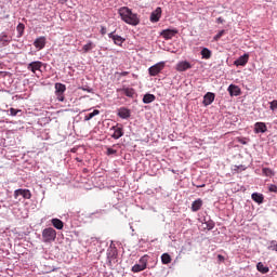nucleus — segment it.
I'll use <instances>...</instances> for the list:
<instances>
[{
    "instance_id": "nucleus-1",
    "label": "nucleus",
    "mask_w": 277,
    "mask_h": 277,
    "mask_svg": "<svg viewBox=\"0 0 277 277\" xmlns=\"http://www.w3.org/2000/svg\"><path fill=\"white\" fill-rule=\"evenodd\" d=\"M118 13L121 17V21L128 25H140V18L137 17V14H134L131 9L122 6L118 10Z\"/></svg>"
},
{
    "instance_id": "nucleus-2",
    "label": "nucleus",
    "mask_w": 277,
    "mask_h": 277,
    "mask_svg": "<svg viewBox=\"0 0 277 277\" xmlns=\"http://www.w3.org/2000/svg\"><path fill=\"white\" fill-rule=\"evenodd\" d=\"M42 239L44 243H53L57 239V232L53 227H48L42 230Z\"/></svg>"
},
{
    "instance_id": "nucleus-3",
    "label": "nucleus",
    "mask_w": 277,
    "mask_h": 277,
    "mask_svg": "<svg viewBox=\"0 0 277 277\" xmlns=\"http://www.w3.org/2000/svg\"><path fill=\"white\" fill-rule=\"evenodd\" d=\"M64 92H66V84L60 82L55 83V96L60 103H64L66 100Z\"/></svg>"
},
{
    "instance_id": "nucleus-4",
    "label": "nucleus",
    "mask_w": 277,
    "mask_h": 277,
    "mask_svg": "<svg viewBox=\"0 0 277 277\" xmlns=\"http://www.w3.org/2000/svg\"><path fill=\"white\" fill-rule=\"evenodd\" d=\"M147 265H148V259H146V256H143L140 259L138 264H135L134 266H132L131 271L134 274H137L140 272H144V269H146Z\"/></svg>"
},
{
    "instance_id": "nucleus-5",
    "label": "nucleus",
    "mask_w": 277,
    "mask_h": 277,
    "mask_svg": "<svg viewBox=\"0 0 277 277\" xmlns=\"http://www.w3.org/2000/svg\"><path fill=\"white\" fill-rule=\"evenodd\" d=\"M163 68H166V62H160L149 67L148 72L150 77H157V75H159Z\"/></svg>"
},
{
    "instance_id": "nucleus-6",
    "label": "nucleus",
    "mask_w": 277,
    "mask_h": 277,
    "mask_svg": "<svg viewBox=\"0 0 277 277\" xmlns=\"http://www.w3.org/2000/svg\"><path fill=\"white\" fill-rule=\"evenodd\" d=\"M176 34H179L176 29H164L160 32V36L164 38V40H172Z\"/></svg>"
},
{
    "instance_id": "nucleus-7",
    "label": "nucleus",
    "mask_w": 277,
    "mask_h": 277,
    "mask_svg": "<svg viewBox=\"0 0 277 277\" xmlns=\"http://www.w3.org/2000/svg\"><path fill=\"white\" fill-rule=\"evenodd\" d=\"M18 196H23V198H25V200H29L31 198V192L29 189H16L14 192V198H18Z\"/></svg>"
},
{
    "instance_id": "nucleus-8",
    "label": "nucleus",
    "mask_w": 277,
    "mask_h": 277,
    "mask_svg": "<svg viewBox=\"0 0 277 277\" xmlns=\"http://www.w3.org/2000/svg\"><path fill=\"white\" fill-rule=\"evenodd\" d=\"M12 42V36H9L5 32L0 34V49H3V47H8Z\"/></svg>"
},
{
    "instance_id": "nucleus-9",
    "label": "nucleus",
    "mask_w": 277,
    "mask_h": 277,
    "mask_svg": "<svg viewBox=\"0 0 277 277\" xmlns=\"http://www.w3.org/2000/svg\"><path fill=\"white\" fill-rule=\"evenodd\" d=\"M42 66H43L42 62L35 61L28 64L27 70H30V72H34L36 75V70H40Z\"/></svg>"
},
{
    "instance_id": "nucleus-10",
    "label": "nucleus",
    "mask_w": 277,
    "mask_h": 277,
    "mask_svg": "<svg viewBox=\"0 0 277 277\" xmlns=\"http://www.w3.org/2000/svg\"><path fill=\"white\" fill-rule=\"evenodd\" d=\"M161 8L158 6L154 12H151L149 21L150 23H159V19L161 18Z\"/></svg>"
},
{
    "instance_id": "nucleus-11",
    "label": "nucleus",
    "mask_w": 277,
    "mask_h": 277,
    "mask_svg": "<svg viewBox=\"0 0 277 277\" xmlns=\"http://www.w3.org/2000/svg\"><path fill=\"white\" fill-rule=\"evenodd\" d=\"M189 68H192V64L187 61H182L176 65L177 72H185V70H189Z\"/></svg>"
},
{
    "instance_id": "nucleus-12",
    "label": "nucleus",
    "mask_w": 277,
    "mask_h": 277,
    "mask_svg": "<svg viewBox=\"0 0 277 277\" xmlns=\"http://www.w3.org/2000/svg\"><path fill=\"white\" fill-rule=\"evenodd\" d=\"M34 47H36L39 51H42L44 47H47V38L45 37H39L35 40Z\"/></svg>"
},
{
    "instance_id": "nucleus-13",
    "label": "nucleus",
    "mask_w": 277,
    "mask_h": 277,
    "mask_svg": "<svg viewBox=\"0 0 277 277\" xmlns=\"http://www.w3.org/2000/svg\"><path fill=\"white\" fill-rule=\"evenodd\" d=\"M248 60H250L249 54H243L242 56L238 57L234 64L235 66H246L248 64Z\"/></svg>"
},
{
    "instance_id": "nucleus-14",
    "label": "nucleus",
    "mask_w": 277,
    "mask_h": 277,
    "mask_svg": "<svg viewBox=\"0 0 277 277\" xmlns=\"http://www.w3.org/2000/svg\"><path fill=\"white\" fill-rule=\"evenodd\" d=\"M117 92H123L128 98H133L135 96V89L133 88H122V89H117Z\"/></svg>"
},
{
    "instance_id": "nucleus-15",
    "label": "nucleus",
    "mask_w": 277,
    "mask_h": 277,
    "mask_svg": "<svg viewBox=\"0 0 277 277\" xmlns=\"http://www.w3.org/2000/svg\"><path fill=\"white\" fill-rule=\"evenodd\" d=\"M114 133L111 135V137L114 140H120V137H122V135H124V131L122 130V128L115 126L113 127Z\"/></svg>"
},
{
    "instance_id": "nucleus-16",
    "label": "nucleus",
    "mask_w": 277,
    "mask_h": 277,
    "mask_svg": "<svg viewBox=\"0 0 277 277\" xmlns=\"http://www.w3.org/2000/svg\"><path fill=\"white\" fill-rule=\"evenodd\" d=\"M108 38H111V40H114V43L117 44L118 47H122V43L124 42V38L118 35H114V32H110L108 35Z\"/></svg>"
},
{
    "instance_id": "nucleus-17",
    "label": "nucleus",
    "mask_w": 277,
    "mask_h": 277,
    "mask_svg": "<svg viewBox=\"0 0 277 277\" xmlns=\"http://www.w3.org/2000/svg\"><path fill=\"white\" fill-rule=\"evenodd\" d=\"M213 101H215V94L208 92L205 96H203V105L207 107L209 105H211V103H213Z\"/></svg>"
},
{
    "instance_id": "nucleus-18",
    "label": "nucleus",
    "mask_w": 277,
    "mask_h": 277,
    "mask_svg": "<svg viewBox=\"0 0 277 277\" xmlns=\"http://www.w3.org/2000/svg\"><path fill=\"white\" fill-rule=\"evenodd\" d=\"M267 131V126L265 122H256L254 124V133H266Z\"/></svg>"
},
{
    "instance_id": "nucleus-19",
    "label": "nucleus",
    "mask_w": 277,
    "mask_h": 277,
    "mask_svg": "<svg viewBox=\"0 0 277 277\" xmlns=\"http://www.w3.org/2000/svg\"><path fill=\"white\" fill-rule=\"evenodd\" d=\"M119 118H122L123 120H127V118H131V110L128 108L121 107L118 111Z\"/></svg>"
},
{
    "instance_id": "nucleus-20",
    "label": "nucleus",
    "mask_w": 277,
    "mask_h": 277,
    "mask_svg": "<svg viewBox=\"0 0 277 277\" xmlns=\"http://www.w3.org/2000/svg\"><path fill=\"white\" fill-rule=\"evenodd\" d=\"M202 205H203L202 199L199 198V199L195 200V201L192 203L190 209H192V211H193L194 213H196V212L200 211V209H202Z\"/></svg>"
},
{
    "instance_id": "nucleus-21",
    "label": "nucleus",
    "mask_w": 277,
    "mask_h": 277,
    "mask_svg": "<svg viewBox=\"0 0 277 277\" xmlns=\"http://www.w3.org/2000/svg\"><path fill=\"white\" fill-rule=\"evenodd\" d=\"M228 92H229L230 96H239V94H241V89H239V87H237L235 84H230L228 87Z\"/></svg>"
},
{
    "instance_id": "nucleus-22",
    "label": "nucleus",
    "mask_w": 277,
    "mask_h": 277,
    "mask_svg": "<svg viewBox=\"0 0 277 277\" xmlns=\"http://www.w3.org/2000/svg\"><path fill=\"white\" fill-rule=\"evenodd\" d=\"M51 222H52V225L54 226V228H56L57 230H62V228H64V222H62V220L52 219Z\"/></svg>"
},
{
    "instance_id": "nucleus-23",
    "label": "nucleus",
    "mask_w": 277,
    "mask_h": 277,
    "mask_svg": "<svg viewBox=\"0 0 277 277\" xmlns=\"http://www.w3.org/2000/svg\"><path fill=\"white\" fill-rule=\"evenodd\" d=\"M256 269L260 272V274H268L269 273V267L265 266L263 262H259L256 264Z\"/></svg>"
},
{
    "instance_id": "nucleus-24",
    "label": "nucleus",
    "mask_w": 277,
    "mask_h": 277,
    "mask_svg": "<svg viewBox=\"0 0 277 277\" xmlns=\"http://www.w3.org/2000/svg\"><path fill=\"white\" fill-rule=\"evenodd\" d=\"M251 198L252 200H254V202H258V205H263V200H264L263 194L253 193L251 195Z\"/></svg>"
},
{
    "instance_id": "nucleus-25",
    "label": "nucleus",
    "mask_w": 277,
    "mask_h": 277,
    "mask_svg": "<svg viewBox=\"0 0 277 277\" xmlns=\"http://www.w3.org/2000/svg\"><path fill=\"white\" fill-rule=\"evenodd\" d=\"M155 98H156V97H155V94L147 93V94H145L144 97H143V103H144L145 105H148V104L155 102Z\"/></svg>"
},
{
    "instance_id": "nucleus-26",
    "label": "nucleus",
    "mask_w": 277,
    "mask_h": 277,
    "mask_svg": "<svg viewBox=\"0 0 277 277\" xmlns=\"http://www.w3.org/2000/svg\"><path fill=\"white\" fill-rule=\"evenodd\" d=\"M161 263L162 265H170V263H172V256H170L168 253H163L161 255Z\"/></svg>"
},
{
    "instance_id": "nucleus-27",
    "label": "nucleus",
    "mask_w": 277,
    "mask_h": 277,
    "mask_svg": "<svg viewBox=\"0 0 277 277\" xmlns=\"http://www.w3.org/2000/svg\"><path fill=\"white\" fill-rule=\"evenodd\" d=\"M211 55H212L211 50H209L208 48H203L201 50L202 60H211Z\"/></svg>"
},
{
    "instance_id": "nucleus-28",
    "label": "nucleus",
    "mask_w": 277,
    "mask_h": 277,
    "mask_svg": "<svg viewBox=\"0 0 277 277\" xmlns=\"http://www.w3.org/2000/svg\"><path fill=\"white\" fill-rule=\"evenodd\" d=\"M94 47H96V45L94 44V42L89 41L87 44H84V45L82 47V51H83V53H90V51H92V49H94Z\"/></svg>"
},
{
    "instance_id": "nucleus-29",
    "label": "nucleus",
    "mask_w": 277,
    "mask_h": 277,
    "mask_svg": "<svg viewBox=\"0 0 277 277\" xmlns=\"http://www.w3.org/2000/svg\"><path fill=\"white\" fill-rule=\"evenodd\" d=\"M98 114H101V110L95 109V110H93L92 113H90L89 115H87V116L84 117V120H85V121L92 120V118H94V116H98Z\"/></svg>"
},
{
    "instance_id": "nucleus-30",
    "label": "nucleus",
    "mask_w": 277,
    "mask_h": 277,
    "mask_svg": "<svg viewBox=\"0 0 277 277\" xmlns=\"http://www.w3.org/2000/svg\"><path fill=\"white\" fill-rule=\"evenodd\" d=\"M17 32H18V37L21 38L23 36V34L25 32V24L19 23L16 27Z\"/></svg>"
},
{
    "instance_id": "nucleus-31",
    "label": "nucleus",
    "mask_w": 277,
    "mask_h": 277,
    "mask_svg": "<svg viewBox=\"0 0 277 277\" xmlns=\"http://www.w3.org/2000/svg\"><path fill=\"white\" fill-rule=\"evenodd\" d=\"M262 172H263L264 176H274V171L269 168H263Z\"/></svg>"
},
{
    "instance_id": "nucleus-32",
    "label": "nucleus",
    "mask_w": 277,
    "mask_h": 277,
    "mask_svg": "<svg viewBox=\"0 0 277 277\" xmlns=\"http://www.w3.org/2000/svg\"><path fill=\"white\" fill-rule=\"evenodd\" d=\"M226 34V30H220L219 34H216L213 37L214 42H217V40H220V38H222V36H224Z\"/></svg>"
},
{
    "instance_id": "nucleus-33",
    "label": "nucleus",
    "mask_w": 277,
    "mask_h": 277,
    "mask_svg": "<svg viewBox=\"0 0 277 277\" xmlns=\"http://www.w3.org/2000/svg\"><path fill=\"white\" fill-rule=\"evenodd\" d=\"M269 109H272V111H276L277 109V100H274L272 102H269Z\"/></svg>"
},
{
    "instance_id": "nucleus-34",
    "label": "nucleus",
    "mask_w": 277,
    "mask_h": 277,
    "mask_svg": "<svg viewBox=\"0 0 277 277\" xmlns=\"http://www.w3.org/2000/svg\"><path fill=\"white\" fill-rule=\"evenodd\" d=\"M9 111H10L11 116H18V114H21V111H23V110L15 109V108H10Z\"/></svg>"
},
{
    "instance_id": "nucleus-35",
    "label": "nucleus",
    "mask_w": 277,
    "mask_h": 277,
    "mask_svg": "<svg viewBox=\"0 0 277 277\" xmlns=\"http://www.w3.org/2000/svg\"><path fill=\"white\" fill-rule=\"evenodd\" d=\"M271 250H274L275 252H277V242L275 241V240H273L272 242H271Z\"/></svg>"
},
{
    "instance_id": "nucleus-36",
    "label": "nucleus",
    "mask_w": 277,
    "mask_h": 277,
    "mask_svg": "<svg viewBox=\"0 0 277 277\" xmlns=\"http://www.w3.org/2000/svg\"><path fill=\"white\" fill-rule=\"evenodd\" d=\"M117 150L111 148V147H108L107 148V155H116Z\"/></svg>"
},
{
    "instance_id": "nucleus-37",
    "label": "nucleus",
    "mask_w": 277,
    "mask_h": 277,
    "mask_svg": "<svg viewBox=\"0 0 277 277\" xmlns=\"http://www.w3.org/2000/svg\"><path fill=\"white\" fill-rule=\"evenodd\" d=\"M115 75H118V77H127V75H129V71L116 72Z\"/></svg>"
},
{
    "instance_id": "nucleus-38",
    "label": "nucleus",
    "mask_w": 277,
    "mask_h": 277,
    "mask_svg": "<svg viewBox=\"0 0 277 277\" xmlns=\"http://www.w3.org/2000/svg\"><path fill=\"white\" fill-rule=\"evenodd\" d=\"M269 192H274L275 194H277V186L276 185H271Z\"/></svg>"
},
{
    "instance_id": "nucleus-39",
    "label": "nucleus",
    "mask_w": 277,
    "mask_h": 277,
    "mask_svg": "<svg viewBox=\"0 0 277 277\" xmlns=\"http://www.w3.org/2000/svg\"><path fill=\"white\" fill-rule=\"evenodd\" d=\"M101 34L102 36H105V34H107V28H105V26L101 27Z\"/></svg>"
},
{
    "instance_id": "nucleus-40",
    "label": "nucleus",
    "mask_w": 277,
    "mask_h": 277,
    "mask_svg": "<svg viewBox=\"0 0 277 277\" xmlns=\"http://www.w3.org/2000/svg\"><path fill=\"white\" fill-rule=\"evenodd\" d=\"M238 142L240 143V144H248V142H246L243 138H238Z\"/></svg>"
},
{
    "instance_id": "nucleus-41",
    "label": "nucleus",
    "mask_w": 277,
    "mask_h": 277,
    "mask_svg": "<svg viewBox=\"0 0 277 277\" xmlns=\"http://www.w3.org/2000/svg\"><path fill=\"white\" fill-rule=\"evenodd\" d=\"M216 23H220V24L224 23V18L217 17Z\"/></svg>"
},
{
    "instance_id": "nucleus-42",
    "label": "nucleus",
    "mask_w": 277,
    "mask_h": 277,
    "mask_svg": "<svg viewBox=\"0 0 277 277\" xmlns=\"http://www.w3.org/2000/svg\"><path fill=\"white\" fill-rule=\"evenodd\" d=\"M239 168H241V167L235 166V167H234V172H239Z\"/></svg>"
},
{
    "instance_id": "nucleus-43",
    "label": "nucleus",
    "mask_w": 277,
    "mask_h": 277,
    "mask_svg": "<svg viewBox=\"0 0 277 277\" xmlns=\"http://www.w3.org/2000/svg\"><path fill=\"white\" fill-rule=\"evenodd\" d=\"M196 187H198V188L206 187V184L196 185Z\"/></svg>"
},
{
    "instance_id": "nucleus-44",
    "label": "nucleus",
    "mask_w": 277,
    "mask_h": 277,
    "mask_svg": "<svg viewBox=\"0 0 277 277\" xmlns=\"http://www.w3.org/2000/svg\"><path fill=\"white\" fill-rule=\"evenodd\" d=\"M68 0H61V3L64 5Z\"/></svg>"
},
{
    "instance_id": "nucleus-45",
    "label": "nucleus",
    "mask_w": 277,
    "mask_h": 277,
    "mask_svg": "<svg viewBox=\"0 0 277 277\" xmlns=\"http://www.w3.org/2000/svg\"><path fill=\"white\" fill-rule=\"evenodd\" d=\"M211 228H213V226H210L209 229L211 230Z\"/></svg>"
}]
</instances>
